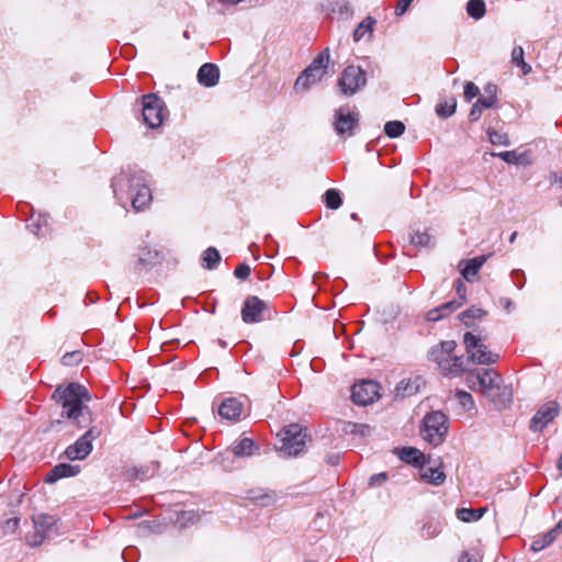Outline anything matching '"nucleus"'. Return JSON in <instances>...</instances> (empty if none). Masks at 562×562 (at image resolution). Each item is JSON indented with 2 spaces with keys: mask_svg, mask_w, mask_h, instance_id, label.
I'll list each match as a JSON object with an SVG mask.
<instances>
[{
  "mask_svg": "<svg viewBox=\"0 0 562 562\" xmlns=\"http://www.w3.org/2000/svg\"><path fill=\"white\" fill-rule=\"evenodd\" d=\"M248 498L260 506H270L276 502V493L262 488H256L248 492Z\"/></svg>",
  "mask_w": 562,
  "mask_h": 562,
  "instance_id": "a878e982",
  "label": "nucleus"
},
{
  "mask_svg": "<svg viewBox=\"0 0 562 562\" xmlns=\"http://www.w3.org/2000/svg\"><path fill=\"white\" fill-rule=\"evenodd\" d=\"M220 80V69L216 65L203 64L198 71V81L204 87H214Z\"/></svg>",
  "mask_w": 562,
  "mask_h": 562,
  "instance_id": "4be33fe9",
  "label": "nucleus"
},
{
  "mask_svg": "<svg viewBox=\"0 0 562 562\" xmlns=\"http://www.w3.org/2000/svg\"><path fill=\"white\" fill-rule=\"evenodd\" d=\"M560 413V405L551 401L542 405L533 415L530 422V429L533 432L542 431Z\"/></svg>",
  "mask_w": 562,
  "mask_h": 562,
  "instance_id": "2eb2a0df",
  "label": "nucleus"
},
{
  "mask_svg": "<svg viewBox=\"0 0 562 562\" xmlns=\"http://www.w3.org/2000/svg\"><path fill=\"white\" fill-rule=\"evenodd\" d=\"M491 155L501 158L503 161L509 165H516L517 151L515 150L492 153Z\"/></svg>",
  "mask_w": 562,
  "mask_h": 562,
  "instance_id": "8fccbe9b",
  "label": "nucleus"
},
{
  "mask_svg": "<svg viewBox=\"0 0 562 562\" xmlns=\"http://www.w3.org/2000/svg\"><path fill=\"white\" fill-rule=\"evenodd\" d=\"M63 425H64V422L61 419L52 420L49 426L47 427V429L45 431H48V430H60Z\"/></svg>",
  "mask_w": 562,
  "mask_h": 562,
  "instance_id": "0e129e2a",
  "label": "nucleus"
},
{
  "mask_svg": "<svg viewBox=\"0 0 562 562\" xmlns=\"http://www.w3.org/2000/svg\"><path fill=\"white\" fill-rule=\"evenodd\" d=\"M490 101L497 103V86L493 83H488L484 87V93L481 95Z\"/></svg>",
  "mask_w": 562,
  "mask_h": 562,
  "instance_id": "3c124183",
  "label": "nucleus"
},
{
  "mask_svg": "<svg viewBox=\"0 0 562 562\" xmlns=\"http://www.w3.org/2000/svg\"><path fill=\"white\" fill-rule=\"evenodd\" d=\"M457 109V100L454 98H451L450 100H445L440 102L436 106V113L439 117L447 119L451 116Z\"/></svg>",
  "mask_w": 562,
  "mask_h": 562,
  "instance_id": "f704fd0d",
  "label": "nucleus"
},
{
  "mask_svg": "<svg viewBox=\"0 0 562 562\" xmlns=\"http://www.w3.org/2000/svg\"><path fill=\"white\" fill-rule=\"evenodd\" d=\"M428 358L436 362L439 366V369L441 370L442 367L446 364V355L441 350L440 346H435L429 350Z\"/></svg>",
  "mask_w": 562,
  "mask_h": 562,
  "instance_id": "37998d69",
  "label": "nucleus"
},
{
  "mask_svg": "<svg viewBox=\"0 0 562 562\" xmlns=\"http://www.w3.org/2000/svg\"><path fill=\"white\" fill-rule=\"evenodd\" d=\"M398 456L403 462H405L407 464H412L418 469L425 462V460L428 458V456H425L418 449L413 448V447L402 448Z\"/></svg>",
  "mask_w": 562,
  "mask_h": 562,
  "instance_id": "b1692460",
  "label": "nucleus"
},
{
  "mask_svg": "<svg viewBox=\"0 0 562 562\" xmlns=\"http://www.w3.org/2000/svg\"><path fill=\"white\" fill-rule=\"evenodd\" d=\"M454 290H456V293H457V302H460V306L465 302V299H467V285L464 284V282L461 280V279H457L454 281Z\"/></svg>",
  "mask_w": 562,
  "mask_h": 562,
  "instance_id": "de8ad7c7",
  "label": "nucleus"
},
{
  "mask_svg": "<svg viewBox=\"0 0 562 562\" xmlns=\"http://www.w3.org/2000/svg\"><path fill=\"white\" fill-rule=\"evenodd\" d=\"M31 223L27 224V228L31 233L38 235L42 226L47 225L48 223V215L46 214H38V216L35 218L34 215L30 218Z\"/></svg>",
  "mask_w": 562,
  "mask_h": 562,
  "instance_id": "ea45409f",
  "label": "nucleus"
},
{
  "mask_svg": "<svg viewBox=\"0 0 562 562\" xmlns=\"http://www.w3.org/2000/svg\"><path fill=\"white\" fill-rule=\"evenodd\" d=\"M384 132L390 138H396L405 132V125L401 121H389L384 125Z\"/></svg>",
  "mask_w": 562,
  "mask_h": 562,
  "instance_id": "c9c22d12",
  "label": "nucleus"
},
{
  "mask_svg": "<svg viewBox=\"0 0 562 562\" xmlns=\"http://www.w3.org/2000/svg\"><path fill=\"white\" fill-rule=\"evenodd\" d=\"M501 303L503 304L504 308L507 311V312H510L514 303L509 300V299H502L501 300Z\"/></svg>",
  "mask_w": 562,
  "mask_h": 562,
  "instance_id": "774afa93",
  "label": "nucleus"
},
{
  "mask_svg": "<svg viewBox=\"0 0 562 562\" xmlns=\"http://www.w3.org/2000/svg\"><path fill=\"white\" fill-rule=\"evenodd\" d=\"M80 472L79 465L69 463H59L55 465L46 475L45 482L53 484L64 477L76 476Z\"/></svg>",
  "mask_w": 562,
  "mask_h": 562,
  "instance_id": "412c9836",
  "label": "nucleus"
},
{
  "mask_svg": "<svg viewBox=\"0 0 562 562\" xmlns=\"http://www.w3.org/2000/svg\"><path fill=\"white\" fill-rule=\"evenodd\" d=\"M463 344L468 355V361L479 366H490L497 362L499 356L491 351L481 338L467 331L463 335Z\"/></svg>",
  "mask_w": 562,
  "mask_h": 562,
  "instance_id": "6e6552de",
  "label": "nucleus"
},
{
  "mask_svg": "<svg viewBox=\"0 0 562 562\" xmlns=\"http://www.w3.org/2000/svg\"><path fill=\"white\" fill-rule=\"evenodd\" d=\"M512 277H513V279H518V278H520V277H521V279H522V280H521V282L517 283V286H518V289H522V288H524V285H525V276H524V272H522V271H520V270H514V271L512 272Z\"/></svg>",
  "mask_w": 562,
  "mask_h": 562,
  "instance_id": "e2e57ef3",
  "label": "nucleus"
},
{
  "mask_svg": "<svg viewBox=\"0 0 562 562\" xmlns=\"http://www.w3.org/2000/svg\"><path fill=\"white\" fill-rule=\"evenodd\" d=\"M560 532L557 530L555 527H553L552 529H550L548 532H546V536L547 537H550V541L551 543L557 539L558 535Z\"/></svg>",
  "mask_w": 562,
  "mask_h": 562,
  "instance_id": "338daca9",
  "label": "nucleus"
},
{
  "mask_svg": "<svg viewBox=\"0 0 562 562\" xmlns=\"http://www.w3.org/2000/svg\"><path fill=\"white\" fill-rule=\"evenodd\" d=\"M376 21L374 18L367 16L361 23L358 24V26L353 31V41H361L367 33L371 35L373 33V27Z\"/></svg>",
  "mask_w": 562,
  "mask_h": 562,
  "instance_id": "7c9ffc66",
  "label": "nucleus"
},
{
  "mask_svg": "<svg viewBox=\"0 0 562 562\" xmlns=\"http://www.w3.org/2000/svg\"><path fill=\"white\" fill-rule=\"evenodd\" d=\"M380 384L373 381L356 383L351 390V398L355 404L366 406L379 397Z\"/></svg>",
  "mask_w": 562,
  "mask_h": 562,
  "instance_id": "4468645a",
  "label": "nucleus"
},
{
  "mask_svg": "<svg viewBox=\"0 0 562 562\" xmlns=\"http://www.w3.org/2000/svg\"><path fill=\"white\" fill-rule=\"evenodd\" d=\"M412 1L413 0H398V3L395 8V14L398 16L403 15L409 8Z\"/></svg>",
  "mask_w": 562,
  "mask_h": 562,
  "instance_id": "13d9d810",
  "label": "nucleus"
},
{
  "mask_svg": "<svg viewBox=\"0 0 562 562\" xmlns=\"http://www.w3.org/2000/svg\"><path fill=\"white\" fill-rule=\"evenodd\" d=\"M337 85L341 94L355 95L367 85L366 71L359 66L349 65L342 70Z\"/></svg>",
  "mask_w": 562,
  "mask_h": 562,
  "instance_id": "1a4fd4ad",
  "label": "nucleus"
},
{
  "mask_svg": "<svg viewBox=\"0 0 562 562\" xmlns=\"http://www.w3.org/2000/svg\"><path fill=\"white\" fill-rule=\"evenodd\" d=\"M358 114L351 113L344 108H339L335 112L334 127L338 135L353 134V130L358 126Z\"/></svg>",
  "mask_w": 562,
  "mask_h": 562,
  "instance_id": "f3484780",
  "label": "nucleus"
},
{
  "mask_svg": "<svg viewBox=\"0 0 562 562\" xmlns=\"http://www.w3.org/2000/svg\"><path fill=\"white\" fill-rule=\"evenodd\" d=\"M496 105L495 102L490 101L488 99H485L483 97H479L476 102L472 105L470 113H469V120L471 122H476L482 116V113L486 109H492Z\"/></svg>",
  "mask_w": 562,
  "mask_h": 562,
  "instance_id": "c85d7f7f",
  "label": "nucleus"
},
{
  "mask_svg": "<svg viewBox=\"0 0 562 562\" xmlns=\"http://www.w3.org/2000/svg\"><path fill=\"white\" fill-rule=\"evenodd\" d=\"M34 532L26 536V541L31 547H37L43 543L47 533L57 522L55 516L40 514L33 517Z\"/></svg>",
  "mask_w": 562,
  "mask_h": 562,
  "instance_id": "ddd939ff",
  "label": "nucleus"
},
{
  "mask_svg": "<svg viewBox=\"0 0 562 562\" xmlns=\"http://www.w3.org/2000/svg\"><path fill=\"white\" fill-rule=\"evenodd\" d=\"M82 360L81 352L80 351H71L67 352L61 358V363L64 366H76L80 363Z\"/></svg>",
  "mask_w": 562,
  "mask_h": 562,
  "instance_id": "49530a36",
  "label": "nucleus"
},
{
  "mask_svg": "<svg viewBox=\"0 0 562 562\" xmlns=\"http://www.w3.org/2000/svg\"><path fill=\"white\" fill-rule=\"evenodd\" d=\"M387 480V474L385 472H381V473H378V474H373L370 479H369V485L371 487H374V486H380L382 485L383 483H385Z\"/></svg>",
  "mask_w": 562,
  "mask_h": 562,
  "instance_id": "5fc2aeb1",
  "label": "nucleus"
},
{
  "mask_svg": "<svg viewBox=\"0 0 562 562\" xmlns=\"http://www.w3.org/2000/svg\"><path fill=\"white\" fill-rule=\"evenodd\" d=\"M20 519L19 518H11L5 521L4 530L7 532H14L19 526Z\"/></svg>",
  "mask_w": 562,
  "mask_h": 562,
  "instance_id": "052dcab7",
  "label": "nucleus"
},
{
  "mask_svg": "<svg viewBox=\"0 0 562 562\" xmlns=\"http://www.w3.org/2000/svg\"><path fill=\"white\" fill-rule=\"evenodd\" d=\"M486 133H487L490 142L493 145H504V146L510 145V140H509V137L507 134L499 133V132L493 130L492 127H488Z\"/></svg>",
  "mask_w": 562,
  "mask_h": 562,
  "instance_id": "58836bf2",
  "label": "nucleus"
},
{
  "mask_svg": "<svg viewBox=\"0 0 562 562\" xmlns=\"http://www.w3.org/2000/svg\"><path fill=\"white\" fill-rule=\"evenodd\" d=\"M244 413V403L237 397H227L225 398L220 407L218 414L222 418L237 422L240 419Z\"/></svg>",
  "mask_w": 562,
  "mask_h": 562,
  "instance_id": "6ab92c4d",
  "label": "nucleus"
},
{
  "mask_svg": "<svg viewBox=\"0 0 562 562\" xmlns=\"http://www.w3.org/2000/svg\"><path fill=\"white\" fill-rule=\"evenodd\" d=\"M112 189L119 203L124 205L127 200H131L132 206L136 211L145 210L153 200L147 173L140 169L123 170L114 177Z\"/></svg>",
  "mask_w": 562,
  "mask_h": 562,
  "instance_id": "f03ea898",
  "label": "nucleus"
},
{
  "mask_svg": "<svg viewBox=\"0 0 562 562\" xmlns=\"http://www.w3.org/2000/svg\"><path fill=\"white\" fill-rule=\"evenodd\" d=\"M467 13L474 20H481L486 13L483 0H469L465 7Z\"/></svg>",
  "mask_w": 562,
  "mask_h": 562,
  "instance_id": "473e14b6",
  "label": "nucleus"
},
{
  "mask_svg": "<svg viewBox=\"0 0 562 562\" xmlns=\"http://www.w3.org/2000/svg\"><path fill=\"white\" fill-rule=\"evenodd\" d=\"M486 314L485 311H483L482 308L480 307H476V306H471L470 308L463 311L460 315H459V318L461 319V322L467 326V327H472L473 326V321L475 318H481L483 317L484 315Z\"/></svg>",
  "mask_w": 562,
  "mask_h": 562,
  "instance_id": "72a5a7b5",
  "label": "nucleus"
},
{
  "mask_svg": "<svg viewBox=\"0 0 562 562\" xmlns=\"http://www.w3.org/2000/svg\"><path fill=\"white\" fill-rule=\"evenodd\" d=\"M485 512L486 508H460L457 510V517L464 522L477 521L483 517Z\"/></svg>",
  "mask_w": 562,
  "mask_h": 562,
  "instance_id": "2f4dec72",
  "label": "nucleus"
},
{
  "mask_svg": "<svg viewBox=\"0 0 562 562\" xmlns=\"http://www.w3.org/2000/svg\"><path fill=\"white\" fill-rule=\"evenodd\" d=\"M222 260L217 248H206L200 256L202 268L206 270H214L217 268Z\"/></svg>",
  "mask_w": 562,
  "mask_h": 562,
  "instance_id": "cd10ccee",
  "label": "nucleus"
},
{
  "mask_svg": "<svg viewBox=\"0 0 562 562\" xmlns=\"http://www.w3.org/2000/svg\"><path fill=\"white\" fill-rule=\"evenodd\" d=\"M258 445L251 438H240L237 442H235L232 447V451L235 457H251L258 451Z\"/></svg>",
  "mask_w": 562,
  "mask_h": 562,
  "instance_id": "5701e85b",
  "label": "nucleus"
},
{
  "mask_svg": "<svg viewBox=\"0 0 562 562\" xmlns=\"http://www.w3.org/2000/svg\"><path fill=\"white\" fill-rule=\"evenodd\" d=\"M459 307L460 302H457V300H451L449 302L441 304L438 307L430 310L427 313V319L430 322H438L445 316L451 314L453 311L458 310Z\"/></svg>",
  "mask_w": 562,
  "mask_h": 562,
  "instance_id": "393cba45",
  "label": "nucleus"
},
{
  "mask_svg": "<svg viewBox=\"0 0 562 562\" xmlns=\"http://www.w3.org/2000/svg\"><path fill=\"white\" fill-rule=\"evenodd\" d=\"M339 454H329L326 457V462L329 464V465H337L338 462H339Z\"/></svg>",
  "mask_w": 562,
  "mask_h": 562,
  "instance_id": "69168bd1",
  "label": "nucleus"
},
{
  "mask_svg": "<svg viewBox=\"0 0 562 562\" xmlns=\"http://www.w3.org/2000/svg\"><path fill=\"white\" fill-rule=\"evenodd\" d=\"M158 462L153 463L151 465L145 468H135L133 470V477L136 480L144 481L150 476H153L157 470Z\"/></svg>",
  "mask_w": 562,
  "mask_h": 562,
  "instance_id": "a19ab883",
  "label": "nucleus"
},
{
  "mask_svg": "<svg viewBox=\"0 0 562 562\" xmlns=\"http://www.w3.org/2000/svg\"><path fill=\"white\" fill-rule=\"evenodd\" d=\"M267 303L256 295L248 296L241 308V319L246 324L259 323L263 319Z\"/></svg>",
  "mask_w": 562,
  "mask_h": 562,
  "instance_id": "dca6fc26",
  "label": "nucleus"
},
{
  "mask_svg": "<svg viewBox=\"0 0 562 562\" xmlns=\"http://www.w3.org/2000/svg\"><path fill=\"white\" fill-rule=\"evenodd\" d=\"M100 434L101 431L95 427H89V429L78 438L75 443L67 447L65 450L66 458L71 461L86 459L93 449L92 442L100 436Z\"/></svg>",
  "mask_w": 562,
  "mask_h": 562,
  "instance_id": "9d476101",
  "label": "nucleus"
},
{
  "mask_svg": "<svg viewBox=\"0 0 562 562\" xmlns=\"http://www.w3.org/2000/svg\"><path fill=\"white\" fill-rule=\"evenodd\" d=\"M512 61L516 65L524 61V49L521 46H516L512 50Z\"/></svg>",
  "mask_w": 562,
  "mask_h": 562,
  "instance_id": "4d7b16f0",
  "label": "nucleus"
},
{
  "mask_svg": "<svg viewBox=\"0 0 562 562\" xmlns=\"http://www.w3.org/2000/svg\"><path fill=\"white\" fill-rule=\"evenodd\" d=\"M457 398L459 401V404L467 411H470L474 406L473 397L470 393L465 391H458L457 392Z\"/></svg>",
  "mask_w": 562,
  "mask_h": 562,
  "instance_id": "c03bdc74",
  "label": "nucleus"
},
{
  "mask_svg": "<svg viewBox=\"0 0 562 562\" xmlns=\"http://www.w3.org/2000/svg\"><path fill=\"white\" fill-rule=\"evenodd\" d=\"M516 165H530V158H529V154L527 151H524V153H517V158H516Z\"/></svg>",
  "mask_w": 562,
  "mask_h": 562,
  "instance_id": "680f3d73",
  "label": "nucleus"
},
{
  "mask_svg": "<svg viewBox=\"0 0 562 562\" xmlns=\"http://www.w3.org/2000/svg\"><path fill=\"white\" fill-rule=\"evenodd\" d=\"M331 13L337 14L341 20H350L353 15L351 3L347 0H337L331 3Z\"/></svg>",
  "mask_w": 562,
  "mask_h": 562,
  "instance_id": "c756f323",
  "label": "nucleus"
},
{
  "mask_svg": "<svg viewBox=\"0 0 562 562\" xmlns=\"http://www.w3.org/2000/svg\"><path fill=\"white\" fill-rule=\"evenodd\" d=\"M463 97L467 102H470L475 97H480L479 87L471 81H467L464 83Z\"/></svg>",
  "mask_w": 562,
  "mask_h": 562,
  "instance_id": "a18cd8bd",
  "label": "nucleus"
},
{
  "mask_svg": "<svg viewBox=\"0 0 562 562\" xmlns=\"http://www.w3.org/2000/svg\"><path fill=\"white\" fill-rule=\"evenodd\" d=\"M389 251L386 254L382 252V248L374 247L372 248V254L376 258V260L381 262H386L387 258L395 257V254L391 251V248H387Z\"/></svg>",
  "mask_w": 562,
  "mask_h": 562,
  "instance_id": "864d4df0",
  "label": "nucleus"
},
{
  "mask_svg": "<svg viewBox=\"0 0 562 562\" xmlns=\"http://www.w3.org/2000/svg\"><path fill=\"white\" fill-rule=\"evenodd\" d=\"M250 272H251V269H250L249 265L243 262L235 268L234 276L237 279L245 280L249 277Z\"/></svg>",
  "mask_w": 562,
  "mask_h": 562,
  "instance_id": "603ef678",
  "label": "nucleus"
},
{
  "mask_svg": "<svg viewBox=\"0 0 562 562\" xmlns=\"http://www.w3.org/2000/svg\"><path fill=\"white\" fill-rule=\"evenodd\" d=\"M330 59L329 48L322 50L308 65L306 69L297 77L294 82L296 91H306L313 85L319 82L327 72Z\"/></svg>",
  "mask_w": 562,
  "mask_h": 562,
  "instance_id": "39448f33",
  "label": "nucleus"
},
{
  "mask_svg": "<svg viewBox=\"0 0 562 562\" xmlns=\"http://www.w3.org/2000/svg\"><path fill=\"white\" fill-rule=\"evenodd\" d=\"M440 348L446 355L447 358L451 357V353L454 351L457 344L454 340H446L440 342Z\"/></svg>",
  "mask_w": 562,
  "mask_h": 562,
  "instance_id": "6e6d98bb",
  "label": "nucleus"
},
{
  "mask_svg": "<svg viewBox=\"0 0 562 562\" xmlns=\"http://www.w3.org/2000/svg\"><path fill=\"white\" fill-rule=\"evenodd\" d=\"M488 256L481 255L471 259H462L458 263L461 276L468 281L473 282L482 266L486 262Z\"/></svg>",
  "mask_w": 562,
  "mask_h": 562,
  "instance_id": "a211bd4d",
  "label": "nucleus"
},
{
  "mask_svg": "<svg viewBox=\"0 0 562 562\" xmlns=\"http://www.w3.org/2000/svg\"><path fill=\"white\" fill-rule=\"evenodd\" d=\"M419 476L426 483L440 486L445 483L447 476L443 471V463L440 458L432 459L430 456L419 467Z\"/></svg>",
  "mask_w": 562,
  "mask_h": 562,
  "instance_id": "f8f14e48",
  "label": "nucleus"
},
{
  "mask_svg": "<svg viewBox=\"0 0 562 562\" xmlns=\"http://www.w3.org/2000/svg\"><path fill=\"white\" fill-rule=\"evenodd\" d=\"M465 360L462 356L449 357L446 359V364L441 371L445 375H459L464 371H468L464 367Z\"/></svg>",
  "mask_w": 562,
  "mask_h": 562,
  "instance_id": "bb28decb",
  "label": "nucleus"
},
{
  "mask_svg": "<svg viewBox=\"0 0 562 562\" xmlns=\"http://www.w3.org/2000/svg\"><path fill=\"white\" fill-rule=\"evenodd\" d=\"M425 386V380L420 375L404 379L395 387V394L400 397H407L417 394Z\"/></svg>",
  "mask_w": 562,
  "mask_h": 562,
  "instance_id": "aec40b11",
  "label": "nucleus"
},
{
  "mask_svg": "<svg viewBox=\"0 0 562 562\" xmlns=\"http://www.w3.org/2000/svg\"><path fill=\"white\" fill-rule=\"evenodd\" d=\"M52 400L60 405L61 418H67L79 429L91 425L92 412L87 405L91 401V394L86 386L76 382L58 385L52 394Z\"/></svg>",
  "mask_w": 562,
  "mask_h": 562,
  "instance_id": "f257e3e1",
  "label": "nucleus"
},
{
  "mask_svg": "<svg viewBox=\"0 0 562 562\" xmlns=\"http://www.w3.org/2000/svg\"><path fill=\"white\" fill-rule=\"evenodd\" d=\"M132 257L134 258L133 269L137 273L148 272L164 263L167 266L176 265V259L171 258L170 252L164 249L135 248V252H133Z\"/></svg>",
  "mask_w": 562,
  "mask_h": 562,
  "instance_id": "20e7f679",
  "label": "nucleus"
},
{
  "mask_svg": "<svg viewBox=\"0 0 562 562\" xmlns=\"http://www.w3.org/2000/svg\"><path fill=\"white\" fill-rule=\"evenodd\" d=\"M430 240L431 237L426 231H416L411 235V246H427Z\"/></svg>",
  "mask_w": 562,
  "mask_h": 562,
  "instance_id": "79ce46f5",
  "label": "nucleus"
},
{
  "mask_svg": "<svg viewBox=\"0 0 562 562\" xmlns=\"http://www.w3.org/2000/svg\"><path fill=\"white\" fill-rule=\"evenodd\" d=\"M458 562H480L477 554L472 551H463Z\"/></svg>",
  "mask_w": 562,
  "mask_h": 562,
  "instance_id": "bf43d9fd",
  "label": "nucleus"
},
{
  "mask_svg": "<svg viewBox=\"0 0 562 562\" xmlns=\"http://www.w3.org/2000/svg\"><path fill=\"white\" fill-rule=\"evenodd\" d=\"M325 203L328 209L337 210L340 207L342 200L340 196V192L336 189H328L325 192Z\"/></svg>",
  "mask_w": 562,
  "mask_h": 562,
  "instance_id": "e433bc0d",
  "label": "nucleus"
},
{
  "mask_svg": "<svg viewBox=\"0 0 562 562\" xmlns=\"http://www.w3.org/2000/svg\"><path fill=\"white\" fill-rule=\"evenodd\" d=\"M142 103L144 123L150 128L160 126L164 121V102L158 95L149 93L143 97Z\"/></svg>",
  "mask_w": 562,
  "mask_h": 562,
  "instance_id": "9b49d317",
  "label": "nucleus"
},
{
  "mask_svg": "<svg viewBox=\"0 0 562 562\" xmlns=\"http://www.w3.org/2000/svg\"><path fill=\"white\" fill-rule=\"evenodd\" d=\"M278 450L285 457H296L302 453L306 446V434L299 424L285 426L280 434Z\"/></svg>",
  "mask_w": 562,
  "mask_h": 562,
  "instance_id": "423d86ee",
  "label": "nucleus"
},
{
  "mask_svg": "<svg viewBox=\"0 0 562 562\" xmlns=\"http://www.w3.org/2000/svg\"><path fill=\"white\" fill-rule=\"evenodd\" d=\"M441 532V527L438 521H427L424 524L420 530V535L424 539H432Z\"/></svg>",
  "mask_w": 562,
  "mask_h": 562,
  "instance_id": "4c0bfd02",
  "label": "nucleus"
},
{
  "mask_svg": "<svg viewBox=\"0 0 562 562\" xmlns=\"http://www.w3.org/2000/svg\"><path fill=\"white\" fill-rule=\"evenodd\" d=\"M550 544H551L550 537H547L544 533L531 542L530 549L535 552H540Z\"/></svg>",
  "mask_w": 562,
  "mask_h": 562,
  "instance_id": "09e8293b",
  "label": "nucleus"
},
{
  "mask_svg": "<svg viewBox=\"0 0 562 562\" xmlns=\"http://www.w3.org/2000/svg\"><path fill=\"white\" fill-rule=\"evenodd\" d=\"M448 434V418L440 411H434L425 415L420 428L422 437L437 447L445 441Z\"/></svg>",
  "mask_w": 562,
  "mask_h": 562,
  "instance_id": "0eeeda50",
  "label": "nucleus"
},
{
  "mask_svg": "<svg viewBox=\"0 0 562 562\" xmlns=\"http://www.w3.org/2000/svg\"><path fill=\"white\" fill-rule=\"evenodd\" d=\"M465 382L472 391H479L491 402L498 403L503 390V378L495 370H469Z\"/></svg>",
  "mask_w": 562,
  "mask_h": 562,
  "instance_id": "7ed1b4c3",
  "label": "nucleus"
}]
</instances>
